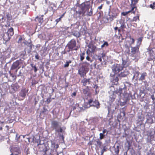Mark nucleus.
I'll return each instance as SVG.
<instances>
[{"mask_svg": "<svg viewBox=\"0 0 155 155\" xmlns=\"http://www.w3.org/2000/svg\"><path fill=\"white\" fill-rule=\"evenodd\" d=\"M30 66L32 68V70L34 69V72L36 73L38 71V69L36 66L32 64H31Z\"/></svg>", "mask_w": 155, "mask_h": 155, "instance_id": "28", "label": "nucleus"}, {"mask_svg": "<svg viewBox=\"0 0 155 155\" xmlns=\"http://www.w3.org/2000/svg\"><path fill=\"white\" fill-rule=\"evenodd\" d=\"M104 44L105 46H108V44L107 42L106 41H104Z\"/></svg>", "mask_w": 155, "mask_h": 155, "instance_id": "50", "label": "nucleus"}, {"mask_svg": "<svg viewBox=\"0 0 155 155\" xmlns=\"http://www.w3.org/2000/svg\"><path fill=\"white\" fill-rule=\"evenodd\" d=\"M76 155H85V153L83 152L82 151L77 153Z\"/></svg>", "mask_w": 155, "mask_h": 155, "instance_id": "43", "label": "nucleus"}, {"mask_svg": "<svg viewBox=\"0 0 155 155\" xmlns=\"http://www.w3.org/2000/svg\"><path fill=\"white\" fill-rule=\"evenodd\" d=\"M87 71H86L85 67L82 66L80 68L78 71V74H80L81 77H84L87 73Z\"/></svg>", "mask_w": 155, "mask_h": 155, "instance_id": "8", "label": "nucleus"}, {"mask_svg": "<svg viewBox=\"0 0 155 155\" xmlns=\"http://www.w3.org/2000/svg\"><path fill=\"white\" fill-rule=\"evenodd\" d=\"M14 34V30L12 28H10L7 32L3 36L4 39L6 41L9 40L11 36Z\"/></svg>", "mask_w": 155, "mask_h": 155, "instance_id": "4", "label": "nucleus"}, {"mask_svg": "<svg viewBox=\"0 0 155 155\" xmlns=\"http://www.w3.org/2000/svg\"><path fill=\"white\" fill-rule=\"evenodd\" d=\"M126 62L125 61H124V60H123V63H122V64L123 65V68L124 67H125V65L126 64Z\"/></svg>", "mask_w": 155, "mask_h": 155, "instance_id": "48", "label": "nucleus"}, {"mask_svg": "<svg viewBox=\"0 0 155 155\" xmlns=\"http://www.w3.org/2000/svg\"><path fill=\"white\" fill-rule=\"evenodd\" d=\"M143 39V37H141L137 39V45H136V46H139V47H140V45L141 44V42L142 41Z\"/></svg>", "mask_w": 155, "mask_h": 155, "instance_id": "24", "label": "nucleus"}, {"mask_svg": "<svg viewBox=\"0 0 155 155\" xmlns=\"http://www.w3.org/2000/svg\"><path fill=\"white\" fill-rule=\"evenodd\" d=\"M76 92H74L73 93H72V94L71 95V96H75L76 95Z\"/></svg>", "mask_w": 155, "mask_h": 155, "instance_id": "54", "label": "nucleus"}, {"mask_svg": "<svg viewBox=\"0 0 155 155\" xmlns=\"http://www.w3.org/2000/svg\"><path fill=\"white\" fill-rule=\"evenodd\" d=\"M67 52H68L67 51V50H65V49L64 51H62L61 52V55H63V54H66Z\"/></svg>", "mask_w": 155, "mask_h": 155, "instance_id": "44", "label": "nucleus"}, {"mask_svg": "<svg viewBox=\"0 0 155 155\" xmlns=\"http://www.w3.org/2000/svg\"><path fill=\"white\" fill-rule=\"evenodd\" d=\"M115 153L116 154H118L119 152V147L118 146H117V149L115 150Z\"/></svg>", "mask_w": 155, "mask_h": 155, "instance_id": "40", "label": "nucleus"}, {"mask_svg": "<svg viewBox=\"0 0 155 155\" xmlns=\"http://www.w3.org/2000/svg\"><path fill=\"white\" fill-rule=\"evenodd\" d=\"M150 7L153 9H155V2H153L152 4H151L150 5Z\"/></svg>", "mask_w": 155, "mask_h": 155, "instance_id": "34", "label": "nucleus"}, {"mask_svg": "<svg viewBox=\"0 0 155 155\" xmlns=\"http://www.w3.org/2000/svg\"><path fill=\"white\" fill-rule=\"evenodd\" d=\"M63 129L61 127H60L59 130L57 129L55 130L56 131L58 132H60V133H62L63 131Z\"/></svg>", "mask_w": 155, "mask_h": 155, "instance_id": "39", "label": "nucleus"}, {"mask_svg": "<svg viewBox=\"0 0 155 155\" xmlns=\"http://www.w3.org/2000/svg\"><path fill=\"white\" fill-rule=\"evenodd\" d=\"M12 153L11 155H18L21 153L20 149L17 147H14L12 149Z\"/></svg>", "mask_w": 155, "mask_h": 155, "instance_id": "12", "label": "nucleus"}, {"mask_svg": "<svg viewBox=\"0 0 155 155\" xmlns=\"http://www.w3.org/2000/svg\"><path fill=\"white\" fill-rule=\"evenodd\" d=\"M8 123H11L13 121V120L12 119H10L8 120Z\"/></svg>", "mask_w": 155, "mask_h": 155, "instance_id": "51", "label": "nucleus"}, {"mask_svg": "<svg viewBox=\"0 0 155 155\" xmlns=\"http://www.w3.org/2000/svg\"><path fill=\"white\" fill-rule=\"evenodd\" d=\"M85 54V51H83L82 53L80 54L79 55L81 61H82L84 59V55Z\"/></svg>", "mask_w": 155, "mask_h": 155, "instance_id": "26", "label": "nucleus"}, {"mask_svg": "<svg viewBox=\"0 0 155 155\" xmlns=\"http://www.w3.org/2000/svg\"><path fill=\"white\" fill-rule=\"evenodd\" d=\"M106 149L105 146H104L103 147V149H102L101 151V155H103L104 152L106 151Z\"/></svg>", "mask_w": 155, "mask_h": 155, "instance_id": "38", "label": "nucleus"}, {"mask_svg": "<svg viewBox=\"0 0 155 155\" xmlns=\"http://www.w3.org/2000/svg\"><path fill=\"white\" fill-rule=\"evenodd\" d=\"M139 0H131V3L130 4V6L132 8H133L134 10L135 9V10L136 9V5L138 2Z\"/></svg>", "mask_w": 155, "mask_h": 155, "instance_id": "17", "label": "nucleus"}, {"mask_svg": "<svg viewBox=\"0 0 155 155\" xmlns=\"http://www.w3.org/2000/svg\"><path fill=\"white\" fill-rule=\"evenodd\" d=\"M51 97L48 98H47V100L46 101V102L47 103V104H49L51 101Z\"/></svg>", "mask_w": 155, "mask_h": 155, "instance_id": "41", "label": "nucleus"}, {"mask_svg": "<svg viewBox=\"0 0 155 155\" xmlns=\"http://www.w3.org/2000/svg\"><path fill=\"white\" fill-rule=\"evenodd\" d=\"M39 56L38 55V54H36L35 55V58L36 59H37V60H38L39 59Z\"/></svg>", "mask_w": 155, "mask_h": 155, "instance_id": "49", "label": "nucleus"}, {"mask_svg": "<svg viewBox=\"0 0 155 155\" xmlns=\"http://www.w3.org/2000/svg\"><path fill=\"white\" fill-rule=\"evenodd\" d=\"M94 141L96 142L97 143V144H95L96 146H99V147H100L101 146L102 144V142L99 139L95 140H94Z\"/></svg>", "mask_w": 155, "mask_h": 155, "instance_id": "27", "label": "nucleus"}, {"mask_svg": "<svg viewBox=\"0 0 155 155\" xmlns=\"http://www.w3.org/2000/svg\"><path fill=\"white\" fill-rule=\"evenodd\" d=\"M86 12L87 13L85 14L86 15L88 16H91L93 14V10L91 8L89 11L90 7L89 6H86Z\"/></svg>", "mask_w": 155, "mask_h": 155, "instance_id": "14", "label": "nucleus"}, {"mask_svg": "<svg viewBox=\"0 0 155 155\" xmlns=\"http://www.w3.org/2000/svg\"><path fill=\"white\" fill-rule=\"evenodd\" d=\"M109 19L107 18L106 17H104L103 18L102 21H104V23H107L108 22Z\"/></svg>", "mask_w": 155, "mask_h": 155, "instance_id": "30", "label": "nucleus"}, {"mask_svg": "<svg viewBox=\"0 0 155 155\" xmlns=\"http://www.w3.org/2000/svg\"><path fill=\"white\" fill-rule=\"evenodd\" d=\"M71 63V61L70 60H69L68 61H67L65 64L64 65V68H67L69 66V64L70 63Z\"/></svg>", "mask_w": 155, "mask_h": 155, "instance_id": "29", "label": "nucleus"}, {"mask_svg": "<svg viewBox=\"0 0 155 155\" xmlns=\"http://www.w3.org/2000/svg\"><path fill=\"white\" fill-rule=\"evenodd\" d=\"M80 46H77V43L76 41L74 39H72L69 41L66 46L65 49H67L68 48L67 51L70 52V51H77L78 50Z\"/></svg>", "mask_w": 155, "mask_h": 155, "instance_id": "1", "label": "nucleus"}, {"mask_svg": "<svg viewBox=\"0 0 155 155\" xmlns=\"http://www.w3.org/2000/svg\"><path fill=\"white\" fill-rule=\"evenodd\" d=\"M62 153H59V154H58V152H56L55 153V154L56 155H59V154H61Z\"/></svg>", "mask_w": 155, "mask_h": 155, "instance_id": "61", "label": "nucleus"}, {"mask_svg": "<svg viewBox=\"0 0 155 155\" xmlns=\"http://www.w3.org/2000/svg\"><path fill=\"white\" fill-rule=\"evenodd\" d=\"M88 103L90 106L95 107L97 109L100 107V103L97 101H93V99H91L88 101Z\"/></svg>", "mask_w": 155, "mask_h": 155, "instance_id": "6", "label": "nucleus"}, {"mask_svg": "<svg viewBox=\"0 0 155 155\" xmlns=\"http://www.w3.org/2000/svg\"><path fill=\"white\" fill-rule=\"evenodd\" d=\"M2 130V127L0 126V130Z\"/></svg>", "mask_w": 155, "mask_h": 155, "instance_id": "64", "label": "nucleus"}, {"mask_svg": "<svg viewBox=\"0 0 155 155\" xmlns=\"http://www.w3.org/2000/svg\"><path fill=\"white\" fill-rule=\"evenodd\" d=\"M122 89H120L119 90V92L120 93V94L122 93Z\"/></svg>", "mask_w": 155, "mask_h": 155, "instance_id": "56", "label": "nucleus"}, {"mask_svg": "<svg viewBox=\"0 0 155 155\" xmlns=\"http://www.w3.org/2000/svg\"><path fill=\"white\" fill-rule=\"evenodd\" d=\"M62 18V17H61L60 18L57 19L56 20V21L57 22V23L59 21H60Z\"/></svg>", "mask_w": 155, "mask_h": 155, "instance_id": "46", "label": "nucleus"}, {"mask_svg": "<svg viewBox=\"0 0 155 155\" xmlns=\"http://www.w3.org/2000/svg\"><path fill=\"white\" fill-rule=\"evenodd\" d=\"M100 139L102 140L104 139L105 137V135L104 134H102V133H100Z\"/></svg>", "mask_w": 155, "mask_h": 155, "instance_id": "35", "label": "nucleus"}, {"mask_svg": "<svg viewBox=\"0 0 155 155\" xmlns=\"http://www.w3.org/2000/svg\"><path fill=\"white\" fill-rule=\"evenodd\" d=\"M129 74L128 71H124L123 72H121L119 74L120 77H126Z\"/></svg>", "mask_w": 155, "mask_h": 155, "instance_id": "21", "label": "nucleus"}, {"mask_svg": "<svg viewBox=\"0 0 155 155\" xmlns=\"http://www.w3.org/2000/svg\"><path fill=\"white\" fill-rule=\"evenodd\" d=\"M90 79H86V78H84L83 80H82L81 81V82L83 83V85L84 86H86L87 84V83H88V84H90Z\"/></svg>", "mask_w": 155, "mask_h": 155, "instance_id": "22", "label": "nucleus"}, {"mask_svg": "<svg viewBox=\"0 0 155 155\" xmlns=\"http://www.w3.org/2000/svg\"><path fill=\"white\" fill-rule=\"evenodd\" d=\"M86 60H88V61H90L91 62L92 61H91V60H90V57L88 55H87L86 57Z\"/></svg>", "mask_w": 155, "mask_h": 155, "instance_id": "47", "label": "nucleus"}, {"mask_svg": "<svg viewBox=\"0 0 155 155\" xmlns=\"http://www.w3.org/2000/svg\"><path fill=\"white\" fill-rule=\"evenodd\" d=\"M121 29H123L126 28V26L124 24H122L120 27Z\"/></svg>", "mask_w": 155, "mask_h": 155, "instance_id": "42", "label": "nucleus"}, {"mask_svg": "<svg viewBox=\"0 0 155 155\" xmlns=\"http://www.w3.org/2000/svg\"><path fill=\"white\" fill-rule=\"evenodd\" d=\"M130 38L131 40V43L134 44L135 42L134 39L133 38H131V37H130Z\"/></svg>", "mask_w": 155, "mask_h": 155, "instance_id": "45", "label": "nucleus"}, {"mask_svg": "<svg viewBox=\"0 0 155 155\" xmlns=\"http://www.w3.org/2000/svg\"><path fill=\"white\" fill-rule=\"evenodd\" d=\"M105 46L104 45V44L101 45V48H103Z\"/></svg>", "mask_w": 155, "mask_h": 155, "instance_id": "62", "label": "nucleus"}, {"mask_svg": "<svg viewBox=\"0 0 155 155\" xmlns=\"http://www.w3.org/2000/svg\"><path fill=\"white\" fill-rule=\"evenodd\" d=\"M135 10L134 11V10L133 9V8H131V9L130 10H129L128 12H122L121 13V14L123 16H126L130 12H132L134 14L135 13Z\"/></svg>", "mask_w": 155, "mask_h": 155, "instance_id": "20", "label": "nucleus"}, {"mask_svg": "<svg viewBox=\"0 0 155 155\" xmlns=\"http://www.w3.org/2000/svg\"><path fill=\"white\" fill-rule=\"evenodd\" d=\"M38 153L41 155H52L45 144H39Z\"/></svg>", "mask_w": 155, "mask_h": 155, "instance_id": "2", "label": "nucleus"}, {"mask_svg": "<svg viewBox=\"0 0 155 155\" xmlns=\"http://www.w3.org/2000/svg\"><path fill=\"white\" fill-rule=\"evenodd\" d=\"M83 64H84L87 65H89V64L86 62H84L83 63Z\"/></svg>", "mask_w": 155, "mask_h": 155, "instance_id": "57", "label": "nucleus"}, {"mask_svg": "<svg viewBox=\"0 0 155 155\" xmlns=\"http://www.w3.org/2000/svg\"><path fill=\"white\" fill-rule=\"evenodd\" d=\"M35 20L41 25L43 21V19L42 17H37L36 18Z\"/></svg>", "mask_w": 155, "mask_h": 155, "instance_id": "19", "label": "nucleus"}, {"mask_svg": "<svg viewBox=\"0 0 155 155\" xmlns=\"http://www.w3.org/2000/svg\"><path fill=\"white\" fill-rule=\"evenodd\" d=\"M139 46L134 47H131V51L129 50L128 52L127 53L132 57H136L138 53L139 52Z\"/></svg>", "mask_w": 155, "mask_h": 155, "instance_id": "3", "label": "nucleus"}, {"mask_svg": "<svg viewBox=\"0 0 155 155\" xmlns=\"http://www.w3.org/2000/svg\"><path fill=\"white\" fill-rule=\"evenodd\" d=\"M103 6V4H101V6L98 7V9L101 10V9L102 8Z\"/></svg>", "mask_w": 155, "mask_h": 155, "instance_id": "52", "label": "nucleus"}, {"mask_svg": "<svg viewBox=\"0 0 155 155\" xmlns=\"http://www.w3.org/2000/svg\"><path fill=\"white\" fill-rule=\"evenodd\" d=\"M4 123V121H0V123L1 124H3Z\"/></svg>", "mask_w": 155, "mask_h": 155, "instance_id": "63", "label": "nucleus"}, {"mask_svg": "<svg viewBox=\"0 0 155 155\" xmlns=\"http://www.w3.org/2000/svg\"><path fill=\"white\" fill-rule=\"evenodd\" d=\"M102 55L101 56H99V55L97 56V59L98 60L100 61V62H102V59L101 58L103 57V54H102Z\"/></svg>", "mask_w": 155, "mask_h": 155, "instance_id": "36", "label": "nucleus"}, {"mask_svg": "<svg viewBox=\"0 0 155 155\" xmlns=\"http://www.w3.org/2000/svg\"><path fill=\"white\" fill-rule=\"evenodd\" d=\"M114 29L116 32L117 30L118 29V28L117 27H116L114 28Z\"/></svg>", "mask_w": 155, "mask_h": 155, "instance_id": "55", "label": "nucleus"}, {"mask_svg": "<svg viewBox=\"0 0 155 155\" xmlns=\"http://www.w3.org/2000/svg\"><path fill=\"white\" fill-rule=\"evenodd\" d=\"M58 122L56 120H53L51 123V127L55 130L57 129V128L58 127Z\"/></svg>", "mask_w": 155, "mask_h": 155, "instance_id": "16", "label": "nucleus"}, {"mask_svg": "<svg viewBox=\"0 0 155 155\" xmlns=\"http://www.w3.org/2000/svg\"><path fill=\"white\" fill-rule=\"evenodd\" d=\"M151 90V88L150 87H146L144 89L143 91V92L146 93L147 92V91H150Z\"/></svg>", "mask_w": 155, "mask_h": 155, "instance_id": "37", "label": "nucleus"}, {"mask_svg": "<svg viewBox=\"0 0 155 155\" xmlns=\"http://www.w3.org/2000/svg\"><path fill=\"white\" fill-rule=\"evenodd\" d=\"M147 75V73L144 72L142 73L141 76L140 77L139 80L140 81H143L145 79V77Z\"/></svg>", "mask_w": 155, "mask_h": 155, "instance_id": "25", "label": "nucleus"}, {"mask_svg": "<svg viewBox=\"0 0 155 155\" xmlns=\"http://www.w3.org/2000/svg\"><path fill=\"white\" fill-rule=\"evenodd\" d=\"M148 52L151 56H153L155 55V51L153 50V48H149L148 49Z\"/></svg>", "mask_w": 155, "mask_h": 155, "instance_id": "23", "label": "nucleus"}, {"mask_svg": "<svg viewBox=\"0 0 155 155\" xmlns=\"http://www.w3.org/2000/svg\"><path fill=\"white\" fill-rule=\"evenodd\" d=\"M90 88L91 87L87 86L86 88L83 89V93L85 96L90 97L91 95L92 92Z\"/></svg>", "mask_w": 155, "mask_h": 155, "instance_id": "7", "label": "nucleus"}, {"mask_svg": "<svg viewBox=\"0 0 155 155\" xmlns=\"http://www.w3.org/2000/svg\"><path fill=\"white\" fill-rule=\"evenodd\" d=\"M98 86H97V85H95L94 87V88H96V89H97V88H98Z\"/></svg>", "mask_w": 155, "mask_h": 155, "instance_id": "60", "label": "nucleus"}, {"mask_svg": "<svg viewBox=\"0 0 155 155\" xmlns=\"http://www.w3.org/2000/svg\"><path fill=\"white\" fill-rule=\"evenodd\" d=\"M5 127H6L7 128V130H9V127L8 126V125H6V126H5Z\"/></svg>", "mask_w": 155, "mask_h": 155, "instance_id": "58", "label": "nucleus"}, {"mask_svg": "<svg viewBox=\"0 0 155 155\" xmlns=\"http://www.w3.org/2000/svg\"><path fill=\"white\" fill-rule=\"evenodd\" d=\"M118 14L117 13L116 11H113L109 14V19L110 21H112L114 18H116Z\"/></svg>", "mask_w": 155, "mask_h": 155, "instance_id": "9", "label": "nucleus"}, {"mask_svg": "<svg viewBox=\"0 0 155 155\" xmlns=\"http://www.w3.org/2000/svg\"><path fill=\"white\" fill-rule=\"evenodd\" d=\"M48 110L45 107H43V110L41 112V113H42L44 114H45L47 112Z\"/></svg>", "mask_w": 155, "mask_h": 155, "instance_id": "33", "label": "nucleus"}, {"mask_svg": "<svg viewBox=\"0 0 155 155\" xmlns=\"http://www.w3.org/2000/svg\"><path fill=\"white\" fill-rule=\"evenodd\" d=\"M86 6H81V9L76 12L77 14H79L80 15H82V16L86 15Z\"/></svg>", "mask_w": 155, "mask_h": 155, "instance_id": "10", "label": "nucleus"}, {"mask_svg": "<svg viewBox=\"0 0 155 155\" xmlns=\"http://www.w3.org/2000/svg\"><path fill=\"white\" fill-rule=\"evenodd\" d=\"M89 49H88L86 51V53L88 54V52L89 51L90 53H93L95 51L96 49V47L92 45L89 44L88 46Z\"/></svg>", "mask_w": 155, "mask_h": 155, "instance_id": "11", "label": "nucleus"}, {"mask_svg": "<svg viewBox=\"0 0 155 155\" xmlns=\"http://www.w3.org/2000/svg\"><path fill=\"white\" fill-rule=\"evenodd\" d=\"M137 20H139V16L138 15L134 17L132 20L133 21H136Z\"/></svg>", "mask_w": 155, "mask_h": 155, "instance_id": "32", "label": "nucleus"}, {"mask_svg": "<svg viewBox=\"0 0 155 155\" xmlns=\"http://www.w3.org/2000/svg\"><path fill=\"white\" fill-rule=\"evenodd\" d=\"M11 87L13 91L15 92L18 91L20 87V86L18 83L15 82L12 83L11 85Z\"/></svg>", "mask_w": 155, "mask_h": 155, "instance_id": "15", "label": "nucleus"}, {"mask_svg": "<svg viewBox=\"0 0 155 155\" xmlns=\"http://www.w3.org/2000/svg\"><path fill=\"white\" fill-rule=\"evenodd\" d=\"M20 64V62L19 60L16 61L15 62L13 63L11 68V69L12 70H14L17 68L19 69L20 68V67H18Z\"/></svg>", "mask_w": 155, "mask_h": 155, "instance_id": "13", "label": "nucleus"}, {"mask_svg": "<svg viewBox=\"0 0 155 155\" xmlns=\"http://www.w3.org/2000/svg\"><path fill=\"white\" fill-rule=\"evenodd\" d=\"M35 105H36L38 103V102L36 100V99L35 98Z\"/></svg>", "mask_w": 155, "mask_h": 155, "instance_id": "59", "label": "nucleus"}, {"mask_svg": "<svg viewBox=\"0 0 155 155\" xmlns=\"http://www.w3.org/2000/svg\"><path fill=\"white\" fill-rule=\"evenodd\" d=\"M119 74H115L113 75L114 79L113 80V82L115 83V84L117 85V84L118 81L119 80L118 77H120Z\"/></svg>", "mask_w": 155, "mask_h": 155, "instance_id": "18", "label": "nucleus"}, {"mask_svg": "<svg viewBox=\"0 0 155 155\" xmlns=\"http://www.w3.org/2000/svg\"><path fill=\"white\" fill-rule=\"evenodd\" d=\"M26 54V51L25 49L24 51L21 52L20 56L22 57H24Z\"/></svg>", "mask_w": 155, "mask_h": 155, "instance_id": "31", "label": "nucleus"}, {"mask_svg": "<svg viewBox=\"0 0 155 155\" xmlns=\"http://www.w3.org/2000/svg\"><path fill=\"white\" fill-rule=\"evenodd\" d=\"M106 131H107V130L106 129H104L102 131V133L104 134L106 133Z\"/></svg>", "mask_w": 155, "mask_h": 155, "instance_id": "53", "label": "nucleus"}, {"mask_svg": "<svg viewBox=\"0 0 155 155\" xmlns=\"http://www.w3.org/2000/svg\"><path fill=\"white\" fill-rule=\"evenodd\" d=\"M123 69V67L120 64H116L113 66L112 70L115 74H119V72Z\"/></svg>", "mask_w": 155, "mask_h": 155, "instance_id": "5", "label": "nucleus"}]
</instances>
